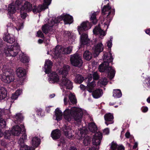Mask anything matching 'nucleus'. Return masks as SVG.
<instances>
[{"mask_svg":"<svg viewBox=\"0 0 150 150\" xmlns=\"http://www.w3.org/2000/svg\"><path fill=\"white\" fill-rule=\"evenodd\" d=\"M64 118L67 121L70 122L73 120L81 124L82 115L86 113V110L78 107H73L69 109L67 108L64 111Z\"/></svg>","mask_w":150,"mask_h":150,"instance_id":"1","label":"nucleus"},{"mask_svg":"<svg viewBox=\"0 0 150 150\" xmlns=\"http://www.w3.org/2000/svg\"><path fill=\"white\" fill-rule=\"evenodd\" d=\"M104 62L101 64L99 67V70L100 72H105L108 73V76L111 79L114 77L115 71L114 68L109 66V63L112 61L111 51L105 53L103 55Z\"/></svg>","mask_w":150,"mask_h":150,"instance_id":"2","label":"nucleus"},{"mask_svg":"<svg viewBox=\"0 0 150 150\" xmlns=\"http://www.w3.org/2000/svg\"><path fill=\"white\" fill-rule=\"evenodd\" d=\"M62 20L64 21L65 24H70L73 21L72 16L67 14L63 13L57 18H53L48 24H45L42 27V31L45 34L47 33L52 29L53 26L55 24L60 22Z\"/></svg>","mask_w":150,"mask_h":150,"instance_id":"3","label":"nucleus"},{"mask_svg":"<svg viewBox=\"0 0 150 150\" xmlns=\"http://www.w3.org/2000/svg\"><path fill=\"white\" fill-rule=\"evenodd\" d=\"M1 79L3 82L9 83L14 81L13 71L8 66L0 64Z\"/></svg>","mask_w":150,"mask_h":150,"instance_id":"4","label":"nucleus"},{"mask_svg":"<svg viewBox=\"0 0 150 150\" xmlns=\"http://www.w3.org/2000/svg\"><path fill=\"white\" fill-rule=\"evenodd\" d=\"M2 45L0 44V57L5 54L7 56L15 57L18 53L20 50V47L17 43L7 46L4 48V51Z\"/></svg>","mask_w":150,"mask_h":150,"instance_id":"5","label":"nucleus"},{"mask_svg":"<svg viewBox=\"0 0 150 150\" xmlns=\"http://www.w3.org/2000/svg\"><path fill=\"white\" fill-rule=\"evenodd\" d=\"M102 11L103 14L105 15L104 17L103 22H104V27H106L105 31H106L114 14L115 9H112L109 3H108L107 5L103 6Z\"/></svg>","mask_w":150,"mask_h":150,"instance_id":"6","label":"nucleus"},{"mask_svg":"<svg viewBox=\"0 0 150 150\" xmlns=\"http://www.w3.org/2000/svg\"><path fill=\"white\" fill-rule=\"evenodd\" d=\"M52 65V62L50 60H47L45 61L43 69L46 74H49V78L48 79V81L50 83H59L60 80H59V76L55 72H53L50 74L51 72Z\"/></svg>","mask_w":150,"mask_h":150,"instance_id":"7","label":"nucleus"},{"mask_svg":"<svg viewBox=\"0 0 150 150\" xmlns=\"http://www.w3.org/2000/svg\"><path fill=\"white\" fill-rule=\"evenodd\" d=\"M72 47L69 46L67 47H64L60 46H57L55 48L51 51L50 54L55 58L58 57L60 54H70L72 50Z\"/></svg>","mask_w":150,"mask_h":150,"instance_id":"8","label":"nucleus"},{"mask_svg":"<svg viewBox=\"0 0 150 150\" xmlns=\"http://www.w3.org/2000/svg\"><path fill=\"white\" fill-rule=\"evenodd\" d=\"M88 132V129L85 127L78 128V131L76 132V134L78 135V138L80 140L83 139V143L85 146L88 145L91 140V137L86 134Z\"/></svg>","mask_w":150,"mask_h":150,"instance_id":"9","label":"nucleus"},{"mask_svg":"<svg viewBox=\"0 0 150 150\" xmlns=\"http://www.w3.org/2000/svg\"><path fill=\"white\" fill-rule=\"evenodd\" d=\"M21 6V0H16L14 6L12 3L9 4L8 8V17L9 18L12 17V15L16 12V9H19Z\"/></svg>","mask_w":150,"mask_h":150,"instance_id":"10","label":"nucleus"},{"mask_svg":"<svg viewBox=\"0 0 150 150\" xmlns=\"http://www.w3.org/2000/svg\"><path fill=\"white\" fill-rule=\"evenodd\" d=\"M70 60L71 64L74 66L80 67L83 64L81 56L77 53L71 55Z\"/></svg>","mask_w":150,"mask_h":150,"instance_id":"11","label":"nucleus"},{"mask_svg":"<svg viewBox=\"0 0 150 150\" xmlns=\"http://www.w3.org/2000/svg\"><path fill=\"white\" fill-rule=\"evenodd\" d=\"M16 73L18 77L20 78L18 83L20 85H23L24 80V77L26 75L25 70L22 67L18 68L16 69Z\"/></svg>","mask_w":150,"mask_h":150,"instance_id":"12","label":"nucleus"},{"mask_svg":"<svg viewBox=\"0 0 150 150\" xmlns=\"http://www.w3.org/2000/svg\"><path fill=\"white\" fill-rule=\"evenodd\" d=\"M59 84L60 86L65 87L66 89H71L73 88V84L71 81L66 77L62 78Z\"/></svg>","mask_w":150,"mask_h":150,"instance_id":"13","label":"nucleus"},{"mask_svg":"<svg viewBox=\"0 0 150 150\" xmlns=\"http://www.w3.org/2000/svg\"><path fill=\"white\" fill-rule=\"evenodd\" d=\"M52 0H44V3L42 5H39L37 8L33 9V12L34 13H39L42 11L48 8V6L50 5L51 2Z\"/></svg>","mask_w":150,"mask_h":150,"instance_id":"14","label":"nucleus"},{"mask_svg":"<svg viewBox=\"0 0 150 150\" xmlns=\"http://www.w3.org/2000/svg\"><path fill=\"white\" fill-rule=\"evenodd\" d=\"M91 25L89 22L86 21L83 22L80 26L78 27V30L79 34L83 33V31L87 30L91 27Z\"/></svg>","mask_w":150,"mask_h":150,"instance_id":"15","label":"nucleus"},{"mask_svg":"<svg viewBox=\"0 0 150 150\" xmlns=\"http://www.w3.org/2000/svg\"><path fill=\"white\" fill-rule=\"evenodd\" d=\"M21 127L18 125L14 126L13 127L11 131L12 134L15 136H18L21 133L22 130H24V126L22 125H20Z\"/></svg>","mask_w":150,"mask_h":150,"instance_id":"16","label":"nucleus"},{"mask_svg":"<svg viewBox=\"0 0 150 150\" xmlns=\"http://www.w3.org/2000/svg\"><path fill=\"white\" fill-rule=\"evenodd\" d=\"M62 131L65 135L68 138H71L72 137L73 130L71 129L70 126H67L64 125L62 127Z\"/></svg>","mask_w":150,"mask_h":150,"instance_id":"17","label":"nucleus"},{"mask_svg":"<svg viewBox=\"0 0 150 150\" xmlns=\"http://www.w3.org/2000/svg\"><path fill=\"white\" fill-rule=\"evenodd\" d=\"M80 37V43L82 45H88L90 43L88 34L84 33H81Z\"/></svg>","mask_w":150,"mask_h":150,"instance_id":"18","label":"nucleus"},{"mask_svg":"<svg viewBox=\"0 0 150 150\" xmlns=\"http://www.w3.org/2000/svg\"><path fill=\"white\" fill-rule=\"evenodd\" d=\"M93 32L95 35H99L100 38H102L106 34V32L101 29L99 24L98 26H96L95 27L93 30Z\"/></svg>","mask_w":150,"mask_h":150,"instance_id":"19","label":"nucleus"},{"mask_svg":"<svg viewBox=\"0 0 150 150\" xmlns=\"http://www.w3.org/2000/svg\"><path fill=\"white\" fill-rule=\"evenodd\" d=\"M104 47L102 43L97 44L95 47L93 54L95 57H97L103 50Z\"/></svg>","mask_w":150,"mask_h":150,"instance_id":"20","label":"nucleus"},{"mask_svg":"<svg viewBox=\"0 0 150 150\" xmlns=\"http://www.w3.org/2000/svg\"><path fill=\"white\" fill-rule=\"evenodd\" d=\"M70 69L68 65H64L63 67L58 70V72L62 75V78L66 77Z\"/></svg>","mask_w":150,"mask_h":150,"instance_id":"21","label":"nucleus"},{"mask_svg":"<svg viewBox=\"0 0 150 150\" xmlns=\"http://www.w3.org/2000/svg\"><path fill=\"white\" fill-rule=\"evenodd\" d=\"M105 121V124L108 126L109 124L113 123V116L112 114L110 113H107L104 116Z\"/></svg>","mask_w":150,"mask_h":150,"instance_id":"22","label":"nucleus"},{"mask_svg":"<svg viewBox=\"0 0 150 150\" xmlns=\"http://www.w3.org/2000/svg\"><path fill=\"white\" fill-rule=\"evenodd\" d=\"M21 7V9L26 12H29L32 9V5L28 1L25 2L23 5Z\"/></svg>","mask_w":150,"mask_h":150,"instance_id":"23","label":"nucleus"},{"mask_svg":"<svg viewBox=\"0 0 150 150\" xmlns=\"http://www.w3.org/2000/svg\"><path fill=\"white\" fill-rule=\"evenodd\" d=\"M3 38L5 41L11 44L13 43L15 41L14 36L8 34H4Z\"/></svg>","mask_w":150,"mask_h":150,"instance_id":"24","label":"nucleus"},{"mask_svg":"<svg viewBox=\"0 0 150 150\" xmlns=\"http://www.w3.org/2000/svg\"><path fill=\"white\" fill-rule=\"evenodd\" d=\"M110 150H124V147L122 145H118L114 142L109 144Z\"/></svg>","mask_w":150,"mask_h":150,"instance_id":"25","label":"nucleus"},{"mask_svg":"<svg viewBox=\"0 0 150 150\" xmlns=\"http://www.w3.org/2000/svg\"><path fill=\"white\" fill-rule=\"evenodd\" d=\"M64 34L65 36L68 37V40L69 42V43H73L74 42L75 39V36L70 32L65 31Z\"/></svg>","mask_w":150,"mask_h":150,"instance_id":"26","label":"nucleus"},{"mask_svg":"<svg viewBox=\"0 0 150 150\" xmlns=\"http://www.w3.org/2000/svg\"><path fill=\"white\" fill-rule=\"evenodd\" d=\"M54 119L59 121L62 119V113L59 108H57L55 110V113L53 116Z\"/></svg>","mask_w":150,"mask_h":150,"instance_id":"27","label":"nucleus"},{"mask_svg":"<svg viewBox=\"0 0 150 150\" xmlns=\"http://www.w3.org/2000/svg\"><path fill=\"white\" fill-rule=\"evenodd\" d=\"M92 94L94 98H98L102 96L103 91L101 89H97L93 92Z\"/></svg>","mask_w":150,"mask_h":150,"instance_id":"28","label":"nucleus"},{"mask_svg":"<svg viewBox=\"0 0 150 150\" xmlns=\"http://www.w3.org/2000/svg\"><path fill=\"white\" fill-rule=\"evenodd\" d=\"M19 59L21 62L23 63H28L29 61L28 57L24 53H20Z\"/></svg>","mask_w":150,"mask_h":150,"instance_id":"29","label":"nucleus"},{"mask_svg":"<svg viewBox=\"0 0 150 150\" xmlns=\"http://www.w3.org/2000/svg\"><path fill=\"white\" fill-rule=\"evenodd\" d=\"M87 84L86 89L89 92H92L94 88L96 86V83L95 81L94 80H93L91 82H88Z\"/></svg>","mask_w":150,"mask_h":150,"instance_id":"30","label":"nucleus"},{"mask_svg":"<svg viewBox=\"0 0 150 150\" xmlns=\"http://www.w3.org/2000/svg\"><path fill=\"white\" fill-rule=\"evenodd\" d=\"M61 135L60 131L58 129L53 130L51 133V136L54 139H56L59 138Z\"/></svg>","mask_w":150,"mask_h":150,"instance_id":"31","label":"nucleus"},{"mask_svg":"<svg viewBox=\"0 0 150 150\" xmlns=\"http://www.w3.org/2000/svg\"><path fill=\"white\" fill-rule=\"evenodd\" d=\"M7 94L6 89L3 87H0V100L5 98L7 96Z\"/></svg>","mask_w":150,"mask_h":150,"instance_id":"32","label":"nucleus"},{"mask_svg":"<svg viewBox=\"0 0 150 150\" xmlns=\"http://www.w3.org/2000/svg\"><path fill=\"white\" fill-rule=\"evenodd\" d=\"M91 14L90 15V20L92 23L95 24L97 22V20L96 18V16L98 15L99 12L98 11L96 12H92Z\"/></svg>","mask_w":150,"mask_h":150,"instance_id":"33","label":"nucleus"},{"mask_svg":"<svg viewBox=\"0 0 150 150\" xmlns=\"http://www.w3.org/2000/svg\"><path fill=\"white\" fill-rule=\"evenodd\" d=\"M31 143L33 146L37 147L40 143V139L38 137H33L32 138Z\"/></svg>","mask_w":150,"mask_h":150,"instance_id":"34","label":"nucleus"},{"mask_svg":"<svg viewBox=\"0 0 150 150\" xmlns=\"http://www.w3.org/2000/svg\"><path fill=\"white\" fill-rule=\"evenodd\" d=\"M88 129L90 131L95 132L97 131L98 128L94 123L91 122L88 124Z\"/></svg>","mask_w":150,"mask_h":150,"instance_id":"35","label":"nucleus"},{"mask_svg":"<svg viewBox=\"0 0 150 150\" xmlns=\"http://www.w3.org/2000/svg\"><path fill=\"white\" fill-rule=\"evenodd\" d=\"M122 93L119 89H114L113 92V96L115 98H119L122 96Z\"/></svg>","mask_w":150,"mask_h":150,"instance_id":"36","label":"nucleus"},{"mask_svg":"<svg viewBox=\"0 0 150 150\" xmlns=\"http://www.w3.org/2000/svg\"><path fill=\"white\" fill-rule=\"evenodd\" d=\"M84 78L81 75L78 74L75 76L74 81L76 83H81L83 81Z\"/></svg>","mask_w":150,"mask_h":150,"instance_id":"37","label":"nucleus"},{"mask_svg":"<svg viewBox=\"0 0 150 150\" xmlns=\"http://www.w3.org/2000/svg\"><path fill=\"white\" fill-rule=\"evenodd\" d=\"M15 122L16 123L19 124V122L22 121L23 119L22 115L20 113L16 114L15 117Z\"/></svg>","mask_w":150,"mask_h":150,"instance_id":"38","label":"nucleus"},{"mask_svg":"<svg viewBox=\"0 0 150 150\" xmlns=\"http://www.w3.org/2000/svg\"><path fill=\"white\" fill-rule=\"evenodd\" d=\"M83 57L86 60H90L92 58V54L91 52L88 51H85L83 54Z\"/></svg>","mask_w":150,"mask_h":150,"instance_id":"39","label":"nucleus"},{"mask_svg":"<svg viewBox=\"0 0 150 150\" xmlns=\"http://www.w3.org/2000/svg\"><path fill=\"white\" fill-rule=\"evenodd\" d=\"M27 139V136L25 133H24L21 137L19 139L18 143L19 144H23Z\"/></svg>","mask_w":150,"mask_h":150,"instance_id":"40","label":"nucleus"},{"mask_svg":"<svg viewBox=\"0 0 150 150\" xmlns=\"http://www.w3.org/2000/svg\"><path fill=\"white\" fill-rule=\"evenodd\" d=\"M69 98L71 103L74 104L76 103V99L74 95L71 93L69 95Z\"/></svg>","mask_w":150,"mask_h":150,"instance_id":"41","label":"nucleus"},{"mask_svg":"<svg viewBox=\"0 0 150 150\" xmlns=\"http://www.w3.org/2000/svg\"><path fill=\"white\" fill-rule=\"evenodd\" d=\"M144 86L145 88H150V77H148L145 79L144 83Z\"/></svg>","mask_w":150,"mask_h":150,"instance_id":"42","label":"nucleus"},{"mask_svg":"<svg viewBox=\"0 0 150 150\" xmlns=\"http://www.w3.org/2000/svg\"><path fill=\"white\" fill-rule=\"evenodd\" d=\"M0 113L1 114V115L3 114L10 115L11 112L9 109H2L0 108Z\"/></svg>","mask_w":150,"mask_h":150,"instance_id":"43","label":"nucleus"},{"mask_svg":"<svg viewBox=\"0 0 150 150\" xmlns=\"http://www.w3.org/2000/svg\"><path fill=\"white\" fill-rule=\"evenodd\" d=\"M20 150H35V148L32 146L29 147L26 145H24L21 147Z\"/></svg>","mask_w":150,"mask_h":150,"instance_id":"44","label":"nucleus"},{"mask_svg":"<svg viewBox=\"0 0 150 150\" xmlns=\"http://www.w3.org/2000/svg\"><path fill=\"white\" fill-rule=\"evenodd\" d=\"M11 131L9 130L6 131L5 132L4 136L5 139H10L11 136Z\"/></svg>","mask_w":150,"mask_h":150,"instance_id":"45","label":"nucleus"},{"mask_svg":"<svg viewBox=\"0 0 150 150\" xmlns=\"http://www.w3.org/2000/svg\"><path fill=\"white\" fill-rule=\"evenodd\" d=\"M17 26L16 27V29L17 30H20L21 29L23 28V24L22 21L21 22V20H20V22L18 23H17Z\"/></svg>","mask_w":150,"mask_h":150,"instance_id":"46","label":"nucleus"},{"mask_svg":"<svg viewBox=\"0 0 150 150\" xmlns=\"http://www.w3.org/2000/svg\"><path fill=\"white\" fill-rule=\"evenodd\" d=\"M102 85H106L107 84L108 81L106 78H102L99 81Z\"/></svg>","mask_w":150,"mask_h":150,"instance_id":"47","label":"nucleus"},{"mask_svg":"<svg viewBox=\"0 0 150 150\" xmlns=\"http://www.w3.org/2000/svg\"><path fill=\"white\" fill-rule=\"evenodd\" d=\"M20 11L21 12V18L24 19L27 16V14L26 11L20 9Z\"/></svg>","mask_w":150,"mask_h":150,"instance_id":"48","label":"nucleus"},{"mask_svg":"<svg viewBox=\"0 0 150 150\" xmlns=\"http://www.w3.org/2000/svg\"><path fill=\"white\" fill-rule=\"evenodd\" d=\"M113 38L112 36L110 37V40L107 42V45L109 48H110L112 45V40Z\"/></svg>","mask_w":150,"mask_h":150,"instance_id":"49","label":"nucleus"},{"mask_svg":"<svg viewBox=\"0 0 150 150\" xmlns=\"http://www.w3.org/2000/svg\"><path fill=\"white\" fill-rule=\"evenodd\" d=\"M93 76L94 80H97L99 78V76L97 72H94L93 74Z\"/></svg>","mask_w":150,"mask_h":150,"instance_id":"50","label":"nucleus"},{"mask_svg":"<svg viewBox=\"0 0 150 150\" xmlns=\"http://www.w3.org/2000/svg\"><path fill=\"white\" fill-rule=\"evenodd\" d=\"M37 35L38 37L41 38H43L44 37L43 34L41 30H39L37 32Z\"/></svg>","mask_w":150,"mask_h":150,"instance_id":"51","label":"nucleus"},{"mask_svg":"<svg viewBox=\"0 0 150 150\" xmlns=\"http://www.w3.org/2000/svg\"><path fill=\"white\" fill-rule=\"evenodd\" d=\"M67 95H66L65 96L64 99V103L65 105L69 102V99L67 98Z\"/></svg>","mask_w":150,"mask_h":150,"instance_id":"52","label":"nucleus"},{"mask_svg":"<svg viewBox=\"0 0 150 150\" xmlns=\"http://www.w3.org/2000/svg\"><path fill=\"white\" fill-rule=\"evenodd\" d=\"M42 112V110L40 108L37 109L36 111L37 115L39 116H42V115H41Z\"/></svg>","mask_w":150,"mask_h":150,"instance_id":"53","label":"nucleus"},{"mask_svg":"<svg viewBox=\"0 0 150 150\" xmlns=\"http://www.w3.org/2000/svg\"><path fill=\"white\" fill-rule=\"evenodd\" d=\"M103 133L104 134L108 135L109 133V130L108 128L104 129L103 131Z\"/></svg>","mask_w":150,"mask_h":150,"instance_id":"54","label":"nucleus"},{"mask_svg":"<svg viewBox=\"0 0 150 150\" xmlns=\"http://www.w3.org/2000/svg\"><path fill=\"white\" fill-rule=\"evenodd\" d=\"M18 97V96L15 93L12 94L11 98L13 100H16Z\"/></svg>","mask_w":150,"mask_h":150,"instance_id":"55","label":"nucleus"},{"mask_svg":"<svg viewBox=\"0 0 150 150\" xmlns=\"http://www.w3.org/2000/svg\"><path fill=\"white\" fill-rule=\"evenodd\" d=\"M0 144L3 146H6V143L5 142L4 140H0Z\"/></svg>","mask_w":150,"mask_h":150,"instance_id":"56","label":"nucleus"},{"mask_svg":"<svg viewBox=\"0 0 150 150\" xmlns=\"http://www.w3.org/2000/svg\"><path fill=\"white\" fill-rule=\"evenodd\" d=\"M141 110L142 112H145L147 111L148 110V108L147 107H142L141 108Z\"/></svg>","mask_w":150,"mask_h":150,"instance_id":"57","label":"nucleus"},{"mask_svg":"<svg viewBox=\"0 0 150 150\" xmlns=\"http://www.w3.org/2000/svg\"><path fill=\"white\" fill-rule=\"evenodd\" d=\"M18 96L22 93V91L21 90L18 89L17 90L15 93Z\"/></svg>","mask_w":150,"mask_h":150,"instance_id":"58","label":"nucleus"},{"mask_svg":"<svg viewBox=\"0 0 150 150\" xmlns=\"http://www.w3.org/2000/svg\"><path fill=\"white\" fill-rule=\"evenodd\" d=\"M92 75L91 74L89 75L88 77L87 83L89 82H91V81L92 80Z\"/></svg>","mask_w":150,"mask_h":150,"instance_id":"59","label":"nucleus"},{"mask_svg":"<svg viewBox=\"0 0 150 150\" xmlns=\"http://www.w3.org/2000/svg\"><path fill=\"white\" fill-rule=\"evenodd\" d=\"M80 87L81 90H85L86 89V87L83 84H81L80 85Z\"/></svg>","mask_w":150,"mask_h":150,"instance_id":"60","label":"nucleus"},{"mask_svg":"<svg viewBox=\"0 0 150 150\" xmlns=\"http://www.w3.org/2000/svg\"><path fill=\"white\" fill-rule=\"evenodd\" d=\"M125 136L126 138H129L130 136V133L128 132H127L125 134Z\"/></svg>","mask_w":150,"mask_h":150,"instance_id":"61","label":"nucleus"},{"mask_svg":"<svg viewBox=\"0 0 150 150\" xmlns=\"http://www.w3.org/2000/svg\"><path fill=\"white\" fill-rule=\"evenodd\" d=\"M137 146H138V143H137V142H135L134 144V146H133V149L136 150L135 149L137 147Z\"/></svg>","mask_w":150,"mask_h":150,"instance_id":"62","label":"nucleus"},{"mask_svg":"<svg viewBox=\"0 0 150 150\" xmlns=\"http://www.w3.org/2000/svg\"><path fill=\"white\" fill-rule=\"evenodd\" d=\"M146 33L150 36V29H148L146 30Z\"/></svg>","mask_w":150,"mask_h":150,"instance_id":"63","label":"nucleus"},{"mask_svg":"<svg viewBox=\"0 0 150 150\" xmlns=\"http://www.w3.org/2000/svg\"><path fill=\"white\" fill-rule=\"evenodd\" d=\"M69 150H77V149L75 147L71 146L70 147Z\"/></svg>","mask_w":150,"mask_h":150,"instance_id":"64","label":"nucleus"}]
</instances>
